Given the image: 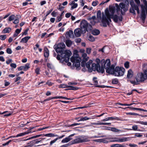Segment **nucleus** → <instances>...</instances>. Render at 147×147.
Here are the masks:
<instances>
[{
  "instance_id": "f257e3e1",
  "label": "nucleus",
  "mask_w": 147,
  "mask_h": 147,
  "mask_svg": "<svg viewBox=\"0 0 147 147\" xmlns=\"http://www.w3.org/2000/svg\"><path fill=\"white\" fill-rule=\"evenodd\" d=\"M127 11L125 5L123 3H120L119 5L116 4L115 7L109 8V11L107 9L105 11V15H102V26L106 27L107 25H109L111 21V18L115 22H117L118 21H122V17L121 15H124Z\"/></svg>"
},
{
  "instance_id": "f03ea898",
  "label": "nucleus",
  "mask_w": 147,
  "mask_h": 147,
  "mask_svg": "<svg viewBox=\"0 0 147 147\" xmlns=\"http://www.w3.org/2000/svg\"><path fill=\"white\" fill-rule=\"evenodd\" d=\"M65 47V45L63 43H60L58 45H55L54 46V48L57 53L61 54L60 55H58L57 57V59L60 60V62L61 63H63L64 61L67 62L69 57L71 54V52L70 51L64 50L63 49Z\"/></svg>"
},
{
  "instance_id": "7ed1b4c3",
  "label": "nucleus",
  "mask_w": 147,
  "mask_h": 147,
  "mask_svg": "<svg viewBox=\"0 0 147 147\" xmlns=\"http://www.w3.org/2000/svg\"><path fill=\"white\" fill-rule=\"evenodd\" d=\"M136 81L130 80L129 82L134 85H137L140 82H142L147 80V70H145L144 73H138L136 78Z\"/></svg>"
},
{
  "instance_id": "20e7f679",
  "label": "nucleus",
  "mask_w": 147,
  "mask_h": 147,
  "mask_svg": "<svg viewBox=\"0 0 147 147\" xmlns=\"http://www.w3.org/2000/svg\"><path fill=\"white\" fill-rule=\"evenodd\" d=\"M70 61L73 63V66L76 67V69L79 70L80 69V62L81 61V59L78 54V53H74L71 57Z\"/></svg>"
},
{
  "instance_id": "39448f33",
  "label": "nucleus",
  "mask_w": 147,
  "mask_h": 147,
  "mask_svg": "<svg viewBox=\"0 0 147 147\" xmlns=\"http://www.w3.org/2000/svg\"><path fill=\"white\" fill-rule=\"evenodd\" d=\"M136 3L137 4V5H136L134 3L133 1H131L130 2V4L131 6V7L129 9V12L131 13H132L133 15H136V13L135 10H136L137 13L139 14V10L138 8V6L140 4V0H134Z\"/></svg>"
},
{
  "instance_id": "423d86ee",
  "label": "nucleus",
  "mask_w": 147,
  "mask_h": 147,
  "mask_svg": "<svg viewBox=\"0 0 147 147\" xmlns=\"http://www.w3.org/2000/svg\"><path fill=\"white\" fill-rule=\"evenodd\" d=\"M91 69V72L92 71H96L99 72H101L103 73L104 72V68L103 67H100V64L98 63L96 64L93 63L91 67H90Z\"/></svg>"
},
{
  "instance_id": "0eeeda50",
  "label": "nucleus",
  "mask_w": 147,
  "mask_h": 147,
  "mask_svg": "<svg viewBox=\"0 0 147 147\" xmlns=\"http://www.w3.org/2000/svg\"><path fill=\"white\" fill-rule=\"evenodd\" d=\"M125 69L123 67H116L115 69L114 76H122L124 74Z\"/></svg>"
},
{
  "instance_id": "6e6552de",
  "label": "nucleus",
  "mask_w": 147,
  "mask_h": 147,
  "mask_svg": "<svg viewBox=\"0 0 147 147\" xmlns=\"http://www.w3.org/2000/svg\"><path fill=\"white\" fill-rule=\"evenodd\" d=\"M133 137H114L113 138V142H123L130 140Z\"/></svg>"
},
{
  "instance_id": "1a4fd4ad",
  "label": "nucleus",
  "mask_w": 147,
  "mask_h": 147,
  "mask_svg": "<svg viewBox=\"0 0 147 147\" xmlns=\"http://www.w3.org/2000/svg\"><path fill=\"white\" fill-rule=\"evenodd\" d=\"M82 61L81 62V66L83 67L86 66V62L88 59L89 57L87 56V54L86 53H83L82 55Z\"/></svg>"
},
{
  "instance_id": "9d476101",
  "label": "nucleus",
  "mask_w": 147,
  "mask_h": 147,
  "mask_svg": "<svg viewBox=\"0 0 147 147\" xmlns=\"http://www.w3.org/2000/svg\"><path fill=\"white\" fill-rule=\"evenodd\" d=\"M88 141L87 138H84L83 136L79 137L74 140V143H78L83 142H87Z\"/></svg>"
},
{
  "instance_id": "9b49d317",
  "label": "nucleus",
  "mask_w": 147,
  "mask_h": 147,
  "mask_svg": "<svg viewBox=\"0 0 147 147\" xmlns=\"http://www.w3.org/2000/svg\"><path fill=\"white\" fill-rule=\"evenodd\" d=\"M88 26V24L86 20H83L81 21L80 27L82 29H84V31H86Z\"/></svg>"
},
{
  "instance_id": "f8f14e48",
  "label": "nucleus",
  "mask_w": 147,
  "mask_h": 147,
  "mask_svg": "<svg viewBox=\"0 0 147 147\" xmlns=\"http://www.w3.org/2000/svg\"><path fill=\"white\" fill-rule=\"evenodd\" d=\"M115 66L112 65L111 67L106 69L107 73L109 74H113L114 75V72H115V69H114Z\"/></svg>"
},
{
  "instance_id": "ddd939ff",
  "label": "nucleus",
  "mask_w": 147,
  "mask_h": 147,
  "mask_svg": "<svg viewBox=\"0 0 147 147\" xmlns=\"http://www.w3.org/2000/svg\"><path fill=\"white\" fill-rule=\"evenodd\" d=\"M59 87L60 88H66L72 87V88L69 89L70 90H76L78 89L76 87H72L71 86H68L67 84H62L59 85Z\"/></svg>"
},
{
  "instance_id": "4468645a",
  "label": "nucleus",
  "mask_w": 147,
  "mask_h": 147,
  "mask_svg": "<svg viewBox=\"0 0 147 147\" xmlns=\"http://www.w3.org/2000/svg\"><path fill=\"white\" fill-rule=\"evenodd\" d=\"M69 5L71 6V10H73L76 8L78 6V4L76 3L74 1H72L69 3Z\"/></svg>"
},
{
  "instance_id": "2eb2a0df",
  "label": "nucleus",
  "mask_w": 147,
  "mask_h": 147,
  "mask_svg": "<svg viewBox=\"0 0 147 147\" xmlns=\"http://www.w3.org/2000/svg\"><path fill=\"white\" fill-rule=\"evenodd\" d=\"M111 62L110 59H107L104 64V67L106 69L108 68L111 67Z\"/></svg>"
},
{
  "instance_id": "dca6fc26",
  "label": "nucleus",
  "mask_w": 147,
  "mask_h": 147,
  "mask_svg": "<svg viewBox=\"0 0 147 147\" xmlns=\"http://www.w3.org/2000/svg\"><path fill=\"white\" fill-rule=\"evenodd\" d=\"M74 33L76 36H80L81 34V29L79 28L76 29L74 31Z\"/></svg>"
},
{
  "instance_id": "f3484780",
  "label": "nucleus",
  "mask_w": 147,
  "mask_h": 147,
  "mask_svg": "<svg viewBox=\"0 0 147 147\" xmlns=\"http://www.w3.org/2000/svg\"><path fill=\"white\" fill-rule=\"evenodd\" d=\"M73 136V134L71 135L68 137L65 138L62 140L61 142L63 143H64L69 142L71 140H72V138H71V137Z\"/></svg>"
},
{
  "instance_id": "a211bd4d",
  "label": "nucleus",
  "mask_w": 147,
  "mask_h": 147,
  "mask_svg": "<svg viewBox=\"0 0 147 147\" xmlns=\"http://www.w3.org/2000/svg\"><path fill=\"white\" fill-rule=\"evenodd\" d=\"M44 56L45 58V59H47V57L49 56V52L48 49L47 47H45L44 49Z\"/></svg>"
},
{
  "instance_id": "6ab92c4d",
  "label": "nucleus",
  "mask_w": 147,
  "mask_h": 147,
  "mask_svg": "<svg viewBox=\"0 0 147 147\" xmlns=\"http://www.w3.org/2000/svg\"><path fill=\"white\" fill-rule=\"evenodd\" d=\"M119 120V118L117 117H108L106 118L105 119H103L102 120V121H108L109 120Z\"/></svg>"
},
{
  "instance_id": "aec40b11",
  "label": "nucleus",
  "mask_w": 147,
  "mask_h": 147,
  "mask_svg": "<svg viewBox=\"0 0 147 147\" xmlns=\"http://www.w3.org/2000/svg\"><path fill=\"white\" fill-rule=\"evenodd\" d=\"M92 62V60H90L86 64V66L87 68L88 69L89 71L90 72H91L90 65Z\"/></svg>"
},
{
  "instance_id": "412c9836",
  "label": "nucleus",
  "mask_w": 147,
  "mask_h": 147,
  "mask_svg": "<svg viewBox=\"0 0 147 147\" xmlns=\"http://www.w3.org/2000/svg\"><path fill=\"white\" fill-rule=\"evenodd\" d=\"M30 36H26L21 39L20 41V42L23 43H26L28 42V40L30 39Z\"/></svg>"
},
{
  "instance_id": "4be33fe9",
  "label": "nucleus",
  "mask_w": 147,
  "mask_h": 147,
  "mask_svg": "<svg viewBox=\"0 0 147 147\" xmlns=\"http://www.w3.org/2000/svg\"><path fill=\"white\" fill-rule=\"evenodd\" d=\"M133 71L129 69L128 71L127 77L129 78H130L133 76Z\"/></svg>"
},
{
  "instance_id": "5701e85b",
  "label": "nucleus",
  "mask_w": 147,
  "mask_h": 147,
  "mask_svg": "<svg viewBox=\"0 0 147 147\" xmlns=\"http://www.w3.org/2000/svg\"><path fill=\"white\" fill-rule=\"evenodd\" d=\"M41 136V135H36V136H34L32 137L31 138H28V139H26V140H22V139L18 140V142H20V141H26V140H30V139H32V138H37L38 137L40 136Z\"/></svg>"
},
{
  "instance_id": "b1692460",
  "label": "nucleus",
  "mask_w": 147,
  "mask_h": 147,
  "mask_svg": "<svg viewBox=\"0 0 147 147\" xmlns=\"http://www.w3.org/2000/svg\"><path fill=\"white\" fill-rule=\"evenodd\" d=\"M100 31L97 29H94L92 31V34L94 35H98Z\"/></svg>"
},
{
  "instance_id": "393cba45",
  "label": "nucleus",
  "mask_w": 147,
  "mask_h": 147,
  "mask_svg": "<svg viewBox=\"0 0 147 147\" xmlns=\"http://www.w3.org/2000/svg\"><path fill=\"white\" fill-rule=\"evenodd\" d=\"M30 133V131H28L20 133L16 136V137H18L20 136H22L28 134Z\"/></svg>"
},
{
  "instance_id": "a878e982",
  "label": "nucleus",
  "mask_w": 147,
  "mask_h": 147,
  "mask_svg": "<svg viewBox=\"0 0 147 147\" xmlns=\"http://www.w3.org/2000/svg\"><path fill=\"white\" fill-rule=\"evenodd\" d=\"M11 31V29L10 28H5L3 31L2 32L3 33H9Z\"/></svg>"
},
{
  "instance_id": "bb28decb",
  "label": "nucleus",
  "mask_w": 147,
  "mask_h": 147,
  "mask_svg": "<svg viewBox=\"0 0 147 147\" xmlns=\"http://www.w3.org/2000/svg\"><path fill=\"white\" fill-rule=\"evenodd\" d=\"M23 66L24 70L25 71L27 70L30 68V64L29 63H27L24 65Z\"/></svg>"
},
{
  "instance_id": "cd10ccee",
  "label": "nucleus",
  "mask_w": 147,
  "mask_h": 147,
  "mask_svg": "<svg viewBox=\"0 0 147 147\" xmlns=\"http://www.w3.org/2000/svg\"><path fill=\"white\" fill-rule=\"evenodd\" d=\"M66 35L70 37H72L73 36V33L72 30H69V32L66 33Z\"/></svg>"
},
{
  "instance_id": "c85d7f7f",
  "label": "nucleus",
  "mask_w": 147,
  "mask_h": 147,
  "mask_svg": "<svg viewBox=\"0 0 147 147\" xmlns=\"http://www.w3.org/2000/svg\"><path fill=\"white\" fill-rule=\"evenodd\" d=\"M44 136L47 137H53L55 136L57 137L58 136V135H55L53 133H49L45 134Z\"/></svg>"
},
{
  "instance_id": "c756f323",
  "label": "nucleus",
  "mask_w": 147,
  "mask_h": 147,
  "mask_svg": "<svg viewBox=\"0 0 147 147\" xmlns=\"http://www.w3.org/2000/svg\"><path fill=\"white\" fill-rule=\"evenodd\" d=\"M141 18L143 20H144L146 18L145 13L144 10H142L141 14Z\"/></svg>"
},
{
  "instance_id": "7c9ffc66",
  "label": "nucleus",
  "mask_w": 147,
  "mask_h": 147,
  "mask_svg": "<svg viewBox=\"0 0 147 147\" xmlns=\"http://www.w3.org/2000/svg\"><path fill=\"white\" fill-rule=\"evenodd\" d=\"M72 42L69 40H66L65 42V43L67 46L70 47L72 44Z\"/></svg>"
},
{
  "instance_id": "2f4dec72",
  "label": "nucleus",
  "mask_w": 147,
  "mask_h": 147,
  "mask_svg": "<svg viewBox=\"0 0 147 147\" xmlns=\"http://www.w3.org/2000/svg\"><path fill=\"white\" fill-rule=\"evenodd\" d=\"M4 114V117H5V116H7V117H8V116H10V115H11L12 114V113H9L8 112V111H4L3 113H0V114Z\"/></svg>"
},
{
  "instance_id": "473e14b6",
  "label": "nucleus",
  "mask_w": 147,
  "mask_h": 147,
  "mask_svg": "<svg viewBox=\"0 0 147 147\" xmlns=\"http://www.w3.org/2000/svg\"><path fill=\"white\" fill-rule=\"evenodd\" d=\"M90 118L88 117L87 116H86L84 117H82L80 118V120H78V121H85L87 120H89V119H90Z\"/></svg>"
},
{
  "instance_id": "72a5a7b5",
  "label": "nucleus",
  "mask_w": 147,
  "mask_h": 147,
  "mask_svg": "<svg viewBox=\"0 0 147 147\" xmlns=\"http://www.w3.org/2000/svg\"><path fill=\"white\" fill-rule=\"evenodd\" d=\"M111 131L115 132H118L119 131H121L118 129H117L115 127H111Z\"/></svg>"
},
{
  "instance_id": "f704fd0d",
  "label": "nucleus",
  "mask_w": 147,
  "mask_h": 147,
  "mask_svg": "<svg viewBox=\"0 0 147 147\" xmlns=\"http://www.w3.org/2000/svg\"><path fill=\"white\" fill-rule=\"evenodd\" d=\"M16 16L14 15H12L10 16L8 18V20L11 21L13 20L15 18Z\"/></svg>"
},
{
  "instance_id": "c9c22d12",
  "label": "nucleus",
  "mask_w": 147,
  "mask_h": 147,
  "mask_svg": "<svg viewBox=\"0 0 147 147\" xmlns=\"http://www.w3.org/2000/svg\"><path fill=\"white\" fill-rule=\"evenodd\" d=\"M133 109L134 110H138L139 111H143L147 112V110H144L140 108H133Z\"/></svg>"
},
{
  "instance_id": "e433bc0d",
  "label": "nucleus",
  "mask_w": 147,
  "mask_h": 147,
  "mask_svg": "<svg viewBox=\"0 0 147 147\" xmlns=\"http://www.w3.org/2000/svg\"><path fill=\"white\" fill-rule=\"evenodd\" d=\"M88 40L91 41L93 42L94 41L95 39L92 36L90 35L89 37Z\"/></svg>"
},
{
  "instance_id": "4c0bfd02",
  "label": "nucleus",
  "mask_w": 147,
  "mask_h": 147,
  "mask_svg": "<svg viewBox=\"0 0 147 147\" xmlns=\"http://www.w3.org/2000/svg\"><path fill=\"white\" fill-rule=\"evenodd\" d=\"M91 49L90 48H87L86 50V52L88 54H90L91 52Z\"/></svg>"
},
{
  "instance_id": "58836bf2",
  "label": "nucleus",
  "mask_w": 147,
  "mask_h": 147,
  "mask_svg": "<svg viewBox=\"0 0 147 147\" xmlns=\"http://www.w3.org/2000/svg\"><path fill=\"white\" fill-rule=\"evenodd\" d=\"M124 67L126 68H129V63L128 62H126L124 64Z\"/></svg>"
},
{
  "instance_id": "ea45409f",
  "label": "nucleus",
  "mask_w": 147,
  "mask_h": 147,
  "mask_svg": "<svg viewBox=\"0 0 147 147\" xmlns=\"http://www.w3.org/2000/svg\"><path fill=\"white\" fill-rule=\"evenodd\" d=\"M6 38L5 35H1L0 36V39L2 40H5Z\"/></svg>"
},
{
  "instance_id": "a19ab883",
  "label": "nucleus",
  "mask_w": 147,
  "mask_h": 147,
  "mask_svg": "<svg viewBox=\"0 0 147 147\" xmlns=\"http://www.w3.org/2000/svg\"><path fill=\"white\" fill-rule=\"evenodd\" d=\"M97 18L98 19L100 18L101 17V14L100 11H98L97 13Z\"/></svg>"
},
{
  "instance_id": "79ce46f5",
  "label": "nucleus",
  "mask_w": 147,
  "mask_h": 147,
  "mask_svg": "<svg viewBox=\"0 0 147 147\" xmlns=\"http://www.w3.org/2000/svg\"><path fill=\"white\" fill-rule=\"evenodd\" d=\"M57 139L55 138L54 140L51 141L50 143V146L52 145L55 143L56 141L57 140Z\"/></svg>"
},
{
  "instance_id": "37998d69",
  "label": "nucleus",
  "mask_w": 147,
  "mask_h": 147,
  "mask_svg": "<svg viewBox=\"0 0 147 147\" xmlns=\"http://www.w3.org/2000/svg\"><path fill=\"white\" fill-rule=\"evenodd\" d=\"M132 129H130V130H137L138 128V127L137 125H134L132 126Z\"/></svg>"
},
{
  "instance_id": "c03bdc74",
  "label": "nucleus",
  "mask_w": 147,
  "mask_h": 147,
  "mask_svg": "<svg viewBox=\"0 0 147 147\" xmlns=\"http://www.w3.org/2000/svg\"><path fill=\"white\" fill-rule=\"evenodd\" d=\"M6 52L9 54H11L12 53V51L10 49L8 48L7 49Z\"/></svg>"
},
{
  "instance_id": "a18cd8bd",
  "label": "nucleus",
  "mask_w": 147,
  "mask_h": 147,
  "mask_svg": "<svg viewBox=\"0 0 147 147\" xmlns=\"http://www.w3.org/2000/svg\"><path fill=\"white\" fill-rule=\"evenodd\" d=\"M107 139L108 138H106L105 139H102L101 142H102L105 143H108V141L107 140Z\"/></svg>"
},
{
  "instance_id": "49530a36",
  "label": "nucleus",
  "mask_w": 147,
  "mask_h": 147,
  "mask_svg": "<svg viewBox=\"0 0 147 147\" xmlns=\"http://www.w3.org/2000/svg\"><path fill=\"white\" fill-rule=\"evenodd\" d=\"M135 136L138 137H142L143 136L141 134L136 133L135 134Z\"/></svg>"
},
{
  "instance_id": "de8ad7c7",
  "label": "nucleus",
  "mask_w": 147,
  "mask_h": 147,
  "mask_svg": "<svg viewBox=\"0 0 147 147\" xmlns=\"http://www.w3.org/2000/svg\"><path fill=\"white\" fill-rule=\"evenodd\" d=\"M102 123L100 122L99 121H98L97 123H91L92 125H102Z\"/></svg>"
},
{
  "instance_id": "09e8293b",
  "label": "nucleus",
  "mask_w": 147,
  "mask_h": 147,
  "mask_svg": "<svg viewBox=\"0 0 147 147\" xmlns=\"http://www.w3.org/2000/svg\"><path fill=\"white\" fill-rule=\"evenodd\" d=\"M137 123H140L142 125H147V122H144V121H138Z\"/></svg>"
},
{
  "instance_id": "8fccbe9b",
  "label": "nucleus",
  "mask_w": 147,
  "mask_h": 147,
  "mask_svg": "<svg viewBox=\"0 0 147 147\" xmlns=\"http://www.w3.org/2000/svg\"><path fill=\"white\" fill-rule=\"evenodd\" d=\"M113 147H123V146L121 144H114L113 146Z\"/></svg>"
},
{
  "instance_id": "3c124183",
  "label": "nucleus",
  "mask_w": 147,
  "mask_h": 147,
  "mask_svg": "<svg viewBox=\"0 0 147 147\" xmlns=\"http://www.w3.org/2000/svg\"><path fill=\"white\" fill-rule=\"evenodd\" d=\"M127 114L132 115H140L137 113H128Z\"/></svg>"
},
{
  "instance_id": "603ef678",
  "label": "nucleus",
  "mask_w": 147,
  "mask_h": 147,
  "mask_svg": "<svg viewBox=\"0 0 147 147\" xmlns=\"http://www.w3.org/2000/svg\"><path fill=\"white\" fill-rule=\"evenodd\" d=\"M47 65L48 67L50 69H52L53 68V65L50 63H47Z\"/></svg>"
},
{
  "instance_id": "864d4df0",
  "label": "nucleus",
  "mask_w": 147,
  "mask_h": 147,
  "mask_svg": "<svg viewBox=\"0 0 147 147\" xmlns=\"http://www.w3.org/2000/svg\"><path fill=\"white\" fill-rule=\"evenodd\" d=\"M98 3V2L97 1H94L92 3V5L94 6H96Z\"/></svg>"
},
{
  "instance_id": "5fc2aeb1",
  "label": "nucleus",
  "mask_w": 147,
  "mask_h": 147,
  "mask_svg": "<svg viewBox=\"0 0 147 147\" xmlns=\"http://www.w3.org/2000/svg\"><path fill=\"white\" fill-rule=\"evenodd\" d=\"M10 66L14 68H15L16 67L17 65L15 63H11L10 64Z\"/></svg>"
},
{
  "instance_id": "6e6d98bb",
  "label": "nucleus",
  "mask_w": 147,
  "mask_h": 147,
  "mask_svg": "<svg viewBox=\"0 0 147 147\" xmlns=\"http://www.w3.org/2000/svg\"><path fill=\"white\" fill-rule=\"evenodd\" d=\"M69 59H68V61H67V62H66L65 61H64V62L63 63H63L65 64V63H67V65L68 66H71V63L70 62H68V61H69Z\"/></svg>"
},
{
  "instance_id": "4d7b16f0",
  "label": "nucleus",
  "mask_w": 147,
  "mask_h": 147,
  "mask_svg": "<svg viewBox=\"0 0 147 147\" xmlns=\"http://www.w3.org/2000/svg\"><path fill=\"white\" fill-rule=\"evenodd\" d=\"M112 82L113 84H116L118 83V81L116 79H113V80Z\"/></svg>"
},
{
  "instance_id": "13d9d810",
  "label": "nucleus",
  "mask_w": 147,
  "mask_h": 147,
  "mask_svg": "<svg viewBox=\"0 0 147 147\" xmlns=\"http://www.w3.org/2000/svg\"><path fill=\"white\" fill-rule=\"evenodd\" d=\"M62 18L61 17V16L59 17H58L57 18V20H56L57 22H60L62 19Z\"/></svg>"
},
{
  "instance_id": "bf43d9fd",
  "label": "nucleus",
  "mask_w": 147,
  "mask_h": 147,
  "mask_svg": "<svg viewBox=\"0 0 147 147\" xmlns=\"http://www.w3.org/2000/svg\"><path fill=\"white\" fill-rule=\"evenodd\" d=\"M129 146L131 147H137L138 146L137 145L133 144H129Z\"/></svg>"
},
{
  "instance_id": "052dcab7",
  "label": "nucleus",
  "mask_w": 147,
  "mask_h": 147,
  "mask_svg": "<svg viewBox=\"0 0 147 147\" xmlns=\"http://www.w3.org/2000/svg\"><path fill=\"white\" fill-rule=\"evenodd\" d=\"M29 29H26L25 31L23 32V35H26L28 34V31Z\"/></svg>"
},
{
  "instance_id": "680f3d73",
  "label": "nucleus",
  "mask_w": 147,
  "mask_h": 147,
  "mask_svg": "<svg viewBox=\"0 0 147 147\" xmlns=\"http://www.w3.org/2000/svg\"><path fill=\"white\" fill-rule=\"evenodd\" d=\"M21 29H22L21 28L20 29H16L15 32L16 33H17L19 34L21 32Z\"/></svg>"
},
{
  "instance_id": "e2e57ef3",
  "label": "nucleus",
  "mask_w": 147,
  "mask_h": 147,
  "mask_svg": "<svg viewBox=\"0 0 147 147\" xmlns=\"http://www.w3.org/2000/svg\"><path fill=\"white\" fill-rule=\"evenodd\" d=\"M71 14L70 13H67L65 14V16L67 18H69L71 16Z\"/></svg>"
},
{
  "instance_id": "0e129e2a",
  "label": "nucleus",
  "mask_w": 147,
  "mask_h": 147,
  "mask_svg": "<svg viewBox=\"0 0 147 147\" xmlns=\"http://www.w3.org/2000/svg\"><path fill=\"white\" fill-rule=\"evenodd\" d=\"M96 78L95 77H94L93 79V81H94V82L95 84H98V81L96 80Z\"/></svg>"
},
{
  "instance_id": "69168bd1",
  "label": "nucleus",
  "mask_w": 147,
  "mask_h": 147,
  "mask_svg": "<svg viewBox=\"0 0 147 147\" xmlns=\"http://www.w3.org/2000/svg\"><path fill=\"white\" fill-rule=\"evenodd\" d=\"M19 20L18 19H16L13 22V23L14 24H17L19 23Z\"/></svg>"
},
{
  "instance_id": "338daca9",
  "label": "nucleus",
  "mask_w": 147,
  "mask_h": 147,
  "mask_svg": "<svg viewBox=\"0 0 147 147\" xmlns=\"http://www.w3.org/2000/svg\"><path fill=\"white\" fill-rule=\"evenodd\" d=\"M46 3V1H41L40 3V5L42 6L45 4Z\"/></svg>"
},
{
  "instance_id": "774afa93",
  "label": "nucleus",
  "mask_w": 147,
  "mask_h": 147,
  "mask_svg": "<svg viewBox=\"0 0 147 147\" xmlns=\"http://www.w3.org/2000/svg\"><path fill=\"white\" fill-rule=\"evenodd\" d=\"M40 71V69L39 68H37L35 70V72L36 74H38L39 73Z\"/></svg>"
}]
</instances>
